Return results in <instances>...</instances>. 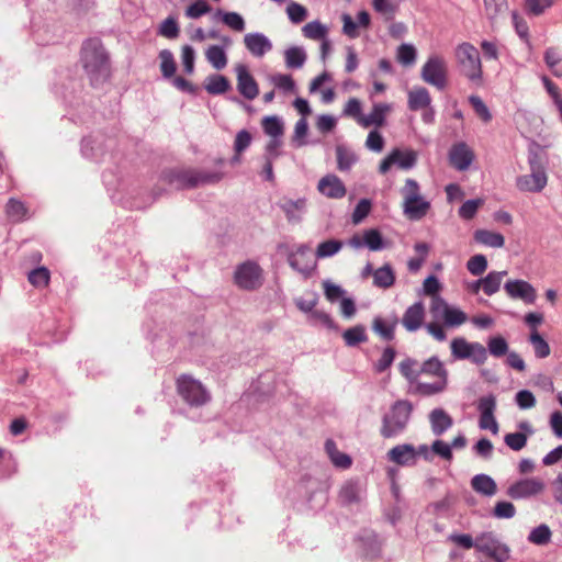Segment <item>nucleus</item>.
Listing matches in <instances>:
<instances>
[{"instance_id":"1","label":"nucleus","mask_w":562,"mask_h":562,"mask_svg":"<svg viewBox=\"0 0 562 562\" xmlns=\"http://www.w3.org/2000/svg\"><path fill=\"white\" fill-rule=\"evenodd\" d=\"M518 124L521 133L531 140L527 153L529 172L517 177L516 186L522 192L539 193L548 183L547 149L551 146L548 137L542 135L544 122L536 115H524Z\"/></svg>"},{"instance_id":"2","label":"nucleus","mask_w":562,"mask_h":562,"mask_svg":"<svg viewBox=\"0 0 562 562\" xmlns=\"http://www.w3.org/2000/svg\"><path fill=\"white\" fill-rule=\"evenodd\" d=\"M220 171H205L198 169H168L162 171L159 182L169 186L170 189H193L200 186L214 184L222 180Z\"/></svg>"},{"instance_id":"3","label":"nucleus","mask_w":562,"mask_h":562,"mask_svg":"<svg viewBox=\"0 0 562 562\" xmlns=\"http://www.w3.org/2000/svg\"><path fill=\"white\" fill-rule=\"evenodd\" d=\"M413 405L409 401L394 402L381 420L380 435L384 439H393L403 435L409 424Z\"/></svg>"},{"instance_id":"4","label":"nucleus","mask_w":562,"mask_h":562,"mask_svg":"<svg viewBox=\"0 0 562 562\" xmlns=\"http://www.w3.org/2000/svg\"><path fill=\"white\" fill-rule=\"evenodd\" d=\"M400 192L403 198V214L408 220L419 221L426 216L431 204L422 195L420 186L415 179L407 178Z\"/></svg>"},{"instance_id":"5","label":"nucleus","mask_w":562,"mask_h":562,"mask_svg":"<svg viewBox=\"0 0 562 562\" xmlns=\"http://www.w3.org/2000/svg\"><path fill=\"white\" fill-rule=\"evenodd\" d=\"M80 64L85 70H103L111 66L110 55L99 38H88L82 43Z\"/></svg>"},{"instance_id":"6","label":"nucleus","mask_w":562,"mask_h":562,"mask_svg":"<svg viewBox=\"0 0 562 562\" xmlns=\"http://www.w3.org/2000/svg\"><path fill=\"white\" fill-rule=\"evenodd\" d=\"M177 391L183 402L191 407L203 406L211 400V395L203 384L187 374L177 379Z\"/></svg>"},{"instance_id":"7","label":"nucleus","mask_w":562,"mask_h":562,"mask_svg":"<svg viewBox=\"0 0 562 562\" xmlns=\"http://www.w3.org/2000/svg\"><path fill=\"white\" fill-rule=\"evenodd\" d=\"M234 280L238 288L254 291L262 284V269L251 260H247L236 267Z\"/></svg>"},{"instance_id":"8","label":"nucleus","mask_w":562,"mask_h":562,"mask_svg":"<svg viewBox=\"0 0 562 562\" xmlns=\"http://www.w3.org/2000/svg\"><path fill=\"white\" fill-rule=\"evenodd\" d=\"M112 144L113 140L106 139L103 134L85 137L81 142V154L85 158L99 162Z\"/></svg>"},{"instance_id":"9","label":"nucleus","mask_w":562,"mask_h":562,"mask_svg":"<svg viewBox=\"0 0 562 562\" xmlns=\"http://www.w3.org/2000/svg\"><path fill=\"white\" fill-rule=\"evenodd\" d=\"M288 262L293 270L305 278L311 277L316 268V260L313 258L311 248L307 245H301L296 251L291 252L288 257Z\"/></svg>"},{"instance_id":"10","label":"nucleus","mask_w":562,"mask_h":562,"mask_svg":"<svg viewBox=\"0 0 562 562\" xmlns=\"http://www.w3.org/2000/svg\"><path fill=\"white\" fill-rule=\"evenodd\" d=\"M544 487L546 485L541 479H524L509 486L508 495L515 499L528 498L541 494Z\"/></svg>"},{"instance_id":"11","label":"nucleus","mask_w":562,"mask_h":562,"mask_svg":"<svg viewBox=\"0 0 562 562\" xmlns=\"http://www.w3.org/2000/svg\"><path fill=\"white\" fill-rule=\"evenodd\" d=\"M505 358V364L517 372L526 370V362L522 357L516 351H508V344L502 336L494 337V357Z\"/></svg>"},{"instance_id":"12","label":"nucleus","mask_w":562,"mask_h":562,"mask_svg":"<svg viewBox=\"0 0 562 562\" xmlns=\"http://www.w3.org/2000/svg\"><path fill=\"white\" fill-rule=\"evenodd\" d=\"M454 57L458 66L465 70H480L481 59L476 47L470 43H462L457 46Z\"/></svg>"},{"instance_id":"13","label":"nucleus","mask_w":562,"mask_h":562,"mask_svg":"<svg viewBox=\"0 0 562 562\" xmlns=\"http://www.w3.org/2000/svg\"><path fill=\"white\" fill-rule=\"evenodd\" d=\"M504 289L512 299H520L528 304L535 303L537 299L536 289L525 280H509Z\"/></svg>"},{"instance_id":"14","label":"nucleus","mask_w":562,"mask_h":562,"mask_svg":"<svg viewBox=\"0 0 562 562\" xmlns=\"http://www.w3.org/2000/svg\"><path fill=\"white\" fill-rule=\"evenodd\" d=\"M321 194L329 199H342L347 189L340 178L334 173L324 176L317 184Z\"/></svg>"},{"instance_id":"15","label":"nucleus","mask_w":562,"mask_h":562,"mask_svg":"<svg viewBox=\"0 0 562 562\" xmlns=\"http://www.w3.org/2000/svg\"><path fill=\"white\" fill-rule=\"evenodd\" d=\"M387 460L400 467L416 464V448L411 443L396 445L386 453Z\"/></svg>"},{"instance_id":"16","label":"nucleus","mask_w":562,"mask_h":562,"mask_svg":"<svg viewBox=\"0 0 562 562\" xmlns=\"http://www.w3.org/2000/svg\"><path fill=\"white\" fill-rule=\"evenodd\" d=\"M449 540H451L453 543L463 549H471L475 547L479 551L483 552L487 558H492V542L488 539H486L484 535L474 540L472 536L467 533H452L449 536Z\"/></svg>"},{"instance_id":"17","label":"nucleus","mask_w":562,"mask_h":562,"mask_svg":"<svg viewBox=\"0 0 562 562\" xmlns=\"http://www.w3.org/2000/svg\"><path fill=\"white\" fill-rule=\"evenodd\" d=\"M425 315L426 312L424 303L422 301H417L405 310L401 323L407 331L414 333L423 326Z\"/></svg>"},{"instance_id":"18","label":"nucleus","mask_w":562,"mask_h":562,"mask_svg":"<svg viewBox=\"0 0 562 562\" xmlns=\"http://www.w3.org/2000/svg\"><path fill=\"white\" fill-rule=\"evenodd\" d=\"M449 160L453 168L463 171L469 168L473 160V154L464 143L452 146L449 151Z\"/></svg>"},{"instance_id":"19","label":"nucleus","mask_w":562,"mask_h":562,"mask_svg":"<svg viewBox=\"0 0 562 562\" xmlns=\"http://www.w3.org/2000/svg\"><path fill=\"white\" fill-rule=\"evenodd\" d=\"M246 48L256 57H262L271 50L270 40L262 33H248L244 37Z\"/></svg>"},{"instance_id":"20","label":"nucleus","mask_w":562,"mask_h":562,"mask_svg":"<svg viewBox=\"0 0 562 562\" xmlns=\"http://www.w3.org/2000/svg\"><path fill=\"white\" fill-rule=\"evenodd\" d=\"M278 206L284 212L286 218L291 223H297L302 218V214L306 210V199L300 198L297 200L283 198L278 202Z\"/></svg>"},{"instance_id":"21","label":"nucleus","mask_w":562,"mask_h":562,"mask_svg":"<svg viewBox=\"0 0 562 562\" xmlns=\"http://www.w3.org/2000/svg\"><path fill=\"white\" fill-rule=\"evenodd\" d=\"M362 488L359 481L349 480L340 487L338 498L339 502L345 505L358 504L361 501Z\"/></svg>"},{"instance_id":"22","label":"nucleus","mask_w":562,"mask_h":562,"mask_svg":"<svg viewBox=\"0 0 562 562\" xmlns=\"http://www.w3.org/2000/svg\"><path fill=\"white\" fill-rule=\"evenodd\" d=\"M431 103V97L424 87H413L407 91V106L411 111L417 112Z\"/></svg>"},{"instance_id":"23","label":"nucleus","mask_w":562,"mask_h":562,"mask_svg":"<svg viewBox=\"0 0 562 562\" xmlns=\"http://www.w3.org/2000/svg\"><path fill=\"white\" fill-rule=\"evenodd\" d=\"M389 110L390 106L387 104L375 103L369 114H362V117H359V125L362 127H369L371 125L376 127L382 126L385 122V115Z\"/></svg>"},{"instance_id":"24","label":"nucleus","mask_w":562,"mask_h":562,"mask_svg":"<svg viewBox=\"0 0 562 562\" xmlns=\"http://www.w3.org/2000/svg\"><path fill=\"white\" fill-rule=\"evenodd\" d=\"M429 422L431 431L436 436L442 435L453 424L452 418L442 408L432 409L429 414Z\"/></svg>"},{"instance_id":"25","label":"nucleus","mask_w":562,"mask_h":562,"mask_svg":"<svg viewBox=\"0 0 562 562\" xmlns=\"http://www.w3.org/2000/svg\"><path fill=\"white\" fill-rule=\"evenodd\" d=\"M395 272L390 263H385L373 272V285L380 289H390L395 283Z\"/></svg>"},{"instance_id":"26","label":"nucleus","mask_w":562,"mask_h":562,"mask_svg":"<svg viewBox=\"0 0 562 562\" xmlns=\"http://www.w3.org/2000/svg\"><path fill=\"white\" fill-rule=\"evenodd\" d=\"M337 168L340 171H349L358 161L356 153L344 144L336 146Z\"/></svg>"},{"instance_id":"27","label":"nucleus","mask_w":562,"mask_h":562,"mask_svg":"<svg viewBox=\"0 0 562 562\" xmlns=\"http://www.w3.org/2000/svg\"><path fill=\"white\" fill-rule=\"evenodd\" d=\"M307 59V54L302 46H291L284 50L285 66L291 69L302 68Z\"/></svg>"},{"instance_id":"28","label":"nucleus","mask_w":562,"mask_h":562,"mask_svg":"<svg viewBox=\"0 0 562 562\" xmlns=\"http://www.w3.org/2000/svg\"><path fill=\"white\" fill-rule=\"evenodd\" d=\"M238 74V91L248 100H254L258 95V86L251 76V72Z\"/></svg>"},{"instance_id":"29","label":"nucleus","mask_w":562,"mask_h":562,"mask_svg":"<svg viewBox=\"0 0 562 562\" xmlns=\"http://www.w3.org/2000/svg\"><path fill=\"white\" fill-rule=\"evenodd\" d=\"M397 323H398V319L396 316H394L390 323H387L382 317L376 316L373 319L372 329L379 336H381L384 340L391 341L394 339V330H395Z\"/></svg>"},{"instance_id":"30","label":"nucleus","mask_w":562,"mask_h":562,"mask_svg":"<svg viewBox=\"0 0 562 562\" xmlns=\"http://www.w3.org/2000/svg\"><path fill=\"white\" fill-rule=\"evenodd\" d=\"M342 338L347 347L353 348L360 344L368 341V335L366 333L364 325H356L342 333Z\"/></svg>"},{"instance_id":"31","label":"nucleus","mask_w":562,"mask_h":562,"mask_svg":"<svg viewBox=\"0 0 562 562\" xmlns=\"http://www.w3.org/2000/svg\"><path fill=\"white\" fill-rule=\"evenodd\" d=\"M205 90L213 95L225 93L229 88V81L221 75H211L204 81Z\"/></svg>"},{"instance_id":"32","label":"nucleus","mask_w":562,"mask_h":562,"mask_svg":"<svg viewBox=\"0 0 562 562\" xmlns=\"http://www.w3.org/2000/svg\"><path fill=\"white\" fill-rule=\"evenodd\" d=\"M528 341L532 346L535 356L539 359H543L550 356L551 348L548 341L540 335L537 329H532Z\"/></svg>"},{"instance_id":"33","label":"nucleus","mask_w":562,"mask_h":562,"mask_svg":"<svg viewBox=\"0 0 562 562\" xmlns=\"http://www.w3.org/2000/svg\"><path fill=\"white\" fill-rule=\"evenodd\" d=\"M481 417H480V428L492 430V394L483 396L477 406Z\"/></svg>"},{"instance_id":"34","label":"nucleus","mask_w":562,"mask_h":562,"mask_svg":"<svg viewBox=\"0 0 562 562\" xmlns=\"http://www.w3.org/2000/svg\"><path fill=\"white\" fill-rule=\"evenodd\" d=\"M391 153L397 154L394 158V165L401 169L409 170L417 164V154L412 149L401 150L400 148H394Z\"/></svg>"},{"instance_id":"35","label":"nucleus","mask_w":562,"mask_h":562,"mask_svg":"<svg viewBox=\"0 0 562 562\" xmlns=\"http://www.w3.org/2000/svg\"><path fill=\"white\" fill-rule=\"evenodd\" d=\"M5 213L11 221L22 222L26 218L27 209L22 201L11 198L5 205Z\"/></svg>"},{"instance_id":"36","label":"nucleus","mask_w":562,"mask_h":562,"mask_svg":"<svg viewBox=\"0 0 562 562\" xmlns=\"http://www.w3.org/2000/svg\"><path fill=\"white\" fill-rule=\"evenodd\" d=\"M262 128L271 138H281L284 133L283 122L277 115L263 117Z\"/></svg>"},{"instance_id":"37","label":"nucleus","mask_w":562,"mask_h":562,"mask_svg":"<svg viewBox=\"0 0 562 562\" xmlns=\"http://www.w3.org/2000/svg\"><path fill=\"white\" fill-rule=\"evenodd\" d=\"M393 0H372V7L375 12L385 16L386 20H393L400 8V2Z\"/></svg>"},{"instance_id":"38","label":"nucleus","mask_w":562,"mask_h":562,"mask_svg":"<svg viewBox=\"0 0 562 562\" xmlns=\"http://www.w3.org/2000/svg\"><path fill=\"white\" fill-rule=\"evenodd\" d=\"M161 79L170 82L177 89L189 94H196L199 88L182 77H176V72H161Z\"/></svg>"},{"instance_id":"39","label":"nucleus","mask_w":562,"mask_h":562,"mask_svg":"<svg viewBox=\"0 0 562 562\" xmlns=\"http://www.w3.org/2000/svg\"><path fill=\"white\" fill-rule=\"evenodd\" d=\"M552 532L548 525L541 524L528 535V541L536 546H546L551 541Z\"/></svg>"},{"instance_id":"40","label":"nucleus","mask_w":562,"mask_h":562,"mask_svg":"<svg viewBox=\"0 0 562 562\" xmlns=\"http://www.w3.org/2000/svg\"><path fill=\"white\" fill-rule=\"evenodd\" d=\"M302 33L306 38L322 41L327 37L328 29L319 21H312L302 27Z\"/></svg>"},{"instance_id":"41","label":"nucleus","mask_w":562,"mask_h":562,"mask_svg":"<svg viewBox=\"0 0 562 562\" xmlns=\"http://www.w3.org/2000/svg\"><path fill=\"white\" fill-rule=\"evenodd\" d=\"M554 4V0H525L524 10L529 16H540Z\"/></svg>"},{"instance_id":"42","label":"nucleus","mask_w":562,"mask_h":562,"mask_svg":"<svg viewBox=\"0 0 562 562\" xmlns=\"http://www.w3.org/2000/svg\"><path fill=\"white\" fill-rule=\"evenodd\" d=\"M205 56L209 63L216 69H222L227 64L226 53L224 48L218 45L210 46L205 52Z\"/></svg>"},{"instance_id":"43","label":"nucleus","mask_w":562,"mask_h":562,"mask_svg":"<svg viewBox=\"0 0 562 562\" xmlns=\"http://www.w3.org/2000/svg\"><path fill=\"white\" fill-rule=\"evenodd\" d=\"M215 16H220L222 22L234 31L241 32L245 30V21L239 13L217 10Z\"/></svg>"},{"instance_id":"44","label":"nucleus","mask_w":562,"mask_h":562,"mask_svg":"<svg viewBox=\"0 0 562 562\" xmlns=\"http://www.w3.org/2000/svg\"><path fill=\"white\" fill-rule=\"evenodd\" d=\"M468 319L467 314L458 307L451 306L446 310V314L442 318L446 327L454 328L464 324Z\"/></svg>"},{"instance_id":"45","label":"nucleus","mask_w":562,"mask_h":562,"mask_svg":"<svg viewBox=\"0 0 562 562\" xmlns=\"http://www.w3.org/2000/svg\"><path fill=\"white\" fill-rule=\"evenodd\" d=\"M420 373L430 374L438 378L447 376V371L443 368L442 362L436 356L430 357L423 363L419 374Z\"/></svg>"},{"instance_id":"46","label":"nucleus","mask_w":562,"mask_h":562,"mask_svg":"<svg viewBox=\"0 0 562 562\" xmlns=\"http://www.w3.org/2000/svg\"><path fill=\"white\" fill-rule=\"evenodd\" d=\"M471 487L479 494L492 495V477L487 474H476L471 480Z\"/></svg>"},{"instance_id":"47","label":"nucleus","mask_w":562,"mask_h":562,"mask_svg":"<svg viewBox=\"0 0 562 562\" xmlns=\"http://www.w3.org/2000/svg\"><path fill=\"white\" fill-rule=\"evenodd\" d=\"M474 342H468L464 338L458 337L451 341V353L456 359H468Z\"/></svg>"},{"instance_id":"48","label":"nucleus","mask_w":562,"mask_h":562,"mask_svg":"<svg viewBox=\"0 0 562 562\" xmlns=\"http://www.w3.org/2000/svg\"><path fill=\"white\" fill-rule=\"evenodd\" d=\"M363 239L364 246L372 251H379L385 247L381 233L375 228L364 231Z\"/></svg>"},{"instance_id":"49","label":"nucleus","mask_w":562,"mask_h":562,"mask_svg":"<svg viewBox=\"0 0 562 562\" xmlns=\"http://www.w3.org/2000/svg\"><path fill=\"white\" fill-rule=\"evenodd\" d=\"M342 247V243L337 239H328L321 243L316 249L317 258H328L336 255Z\"/></svg>"},{"instance_id":"50","label":"nucleus","mask_w":562,"mask_h":562,"mask_svg":"<svg viewBox=\"0 0 562 562\" xmlns=\"http://www.w3.org/2000/svg\"><path fill=\"white\" fill-rule=\"evenodd\" d=\"M308 132V124L305 117H301L294 127V134L292 136V144L294 147H302L307 144L306 135Z\"/></svg>"},{"instance_id":"51","label":"nucleus","mask_w":562,"mask_h":562,"mask_svg":"<svg viewBox=\"0 0 562 562\" xmlns=\"http://www.w3.org/2000/svg\"><path fill=\"white\" fill-rule=\"evenodd\" d=\"M513 24L518 36L530 46L529 26L527 21L517 12H512Z\"/></svg>"},{"instance_id":"52","label":"nucleus","mask_w":562,"mask_h":562,"mask_svg":"<svg viewBox=\"0 0 562 562\" xmlns=\"http://www.w3.org/2000/svg\"><path fill=\"white\" fill-rule=\"evenodd\" d=\"M49 277L50 276L47 268L38 267L29 272L27 279L32 285L36 288H43L48 284Z\"/></svg>"},{"instance_id":"53","label":"nucleus","mask_w":562,"mask_h":562,"mask_svg":"<svg viewBox=\"0 0 562 562\" xmlns=\"http://www.w3.org/2000/svg\"><path fill=\"white\" fill-rule=\"evenodd\" d=\"M397 59L403 67H411L416 60V48L411 44H402L397 49Z\"/></svg>"},{"instance_id":"54","label":"nucleus","mask_w":562,"mask_h":562,"mask_svg":"<svg viewBox=\"0 0 562 562\" xmlns=\"http://www.w3.org/2000/svg\"><path fill=\"white\" fill-rule=\"evenodd\" d=\"M274 87L284 93L295 91V82L290 75L279 74L271 77Z\"/></svg>"},{"instance_id":"55","label":"nucleus","mask_w":562,"mask_h":562,"mask_svg":"<svg viewBox=\"0 0 562 562\" xmlns=\"http://www.w3.org/2000/svg\"><path fill=\"white\" fill-rule=\"evenodd\" d=\"M286 13H288L289 20L294 24H299V23L303 22L307 18V14H308L306 8L296 2H291L286 7Z\"/></svg>"},{"instance_id":"56","label":"nucleus","mask_w":562,"mask_h":562,"mask_svg":"<svg viewBox=\"0 0 562 562\" xmlns=\"http://www.w3.org/2000/svg\"><path fill=\"white\" fill-rule=\"evenodd\" d=\"M371 201L369 199H361L351 215L353 224H360L371 211Z\"/></svg>"},{"instance_id":"57","label":"nucleus","mask_w":562,"mask_h":562,"mask_svg":"<svg viewBox=\"0 0 562 562\" xmlns=\"http://www.w3.org/2000/svg\"><path fill=\"white\" fill-rule=\"evenodd\" d=\"M416 364V360L412 358H406L398 366L401 374L409 382H414L419 376V371H416L414 369Z\"/></svg>"},{"instance_id":"58","label":"nucleus","mask_w":562,"mask_h":562,"mask_svg":"<svg viewBox=\"0 0 562 562\" xmlns=\"http://www.w3.org/2000/svg\"><path fill=\"white\" fill-rule=\"evenodd\" d=\"M324 294L329 302H336L342 299L346 291L338 284L333 283L330 280L323 281Z\"/></svg>"},{"instance_id":"59","label":"nucleus","mask_w":562,"mask_h":562,"mask_svg":"<svg viewBox=\"0 0 562 562\" xmlns=\"http://www.w3.org/2000/svg\"><path fill=\"white\" fill-rule=\"evenodd\" d=\"M487 268V259L483 255H475L467 262V269L473 276H480Z\"/></svg>"},{"instance_id":"60","label":"nucleus","mask_w":562,"mask_h":562,"mask_svg":"<svg viewBox=\"0 0 562 562\" xmlns=\"http://www.w3.org/2000/svg\"><path fill=\"white\" fill-rule=\"evenodd\" d=\"M395 350L393 347H386L381 356V358L378 360V362L374 364V370L378 373L384 372L386 369L391 367V364L394 361L395 358Z\"/></svg>"},{"instance_id":"61","label":"nucleus","mask_w":562,"mask_h":562,"mask_svg":"<svg viewBox=\"0 0 562 562\" xmlns=\"http://www.w3.org/2000/svg\"><path fill=\"white\" fill-rule=\"evenodd\" d=\"M211 7L205 0H198L190 4L186 10V15L190 19H199L200 16L209 13Z\"/></svg>"},{"instance_id":"62","label":"nucleus","mask_w":562,"mask_h":562,"mask_svg":"<svg viewBox=\"0 0 562 562\" xmlns=\"http://www.w3.org/2000/svg\"><path fill=\"white\" fill-rule=\"evenodd\" d=\"M482 201L480 199H471L465 201L460 207H459V216L463 220H471L474 217V215L477 212L479 206L481 205Z\"/></svg>"},{"instance_id":"63","label":"nucleus","mask_w":562,"mask_h":562,"mask_svg":"<svg viewBox=\"0 0 562 562\" xmlns=\"http://www.w3.org/2000/svg\"><path fill=\"white\" fill-rule=\"evenodd\" d=\"M505 443L514 451L521 450L527 443V434L512 432L505 436Z\"/></svg>"},{"instance_id":"64","label":"nucleus","mask_w":562,"mask_h":562,"mask_svg":"<svg viewBox=\"0 0 562 562\" xmlns=\"http://www.w3.org/2000/svg\"><path fill=\"white\" fill-rule=\"evenodd\" d=\"M515 401L518 407L521 409L532 408L537 403L535 395L528 390L519 391L515 396Z\"/></svg>"}]
</instances>
